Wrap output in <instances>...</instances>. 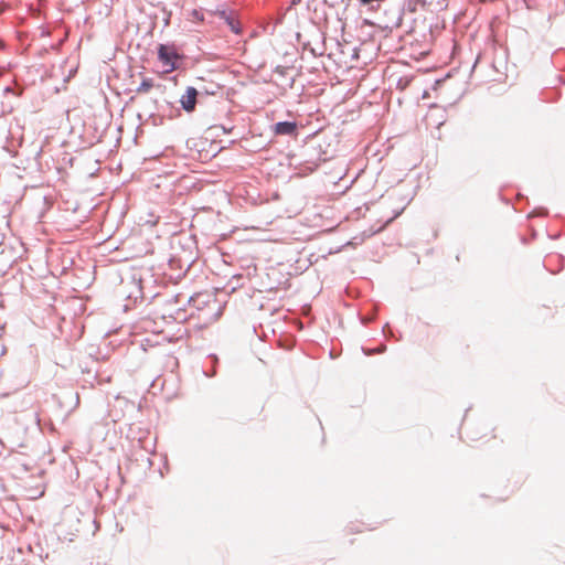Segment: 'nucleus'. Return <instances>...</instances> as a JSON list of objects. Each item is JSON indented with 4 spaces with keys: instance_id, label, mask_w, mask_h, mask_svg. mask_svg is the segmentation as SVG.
Masks as SVG:
<instances>
[{
    "instance_id": "nucleus-1",
    "label": "nucleus",
    "mask_w": 565,
    "mask_h": 565,
    "mask_svg": "<svg viewBox=\"0 0 565 565\" xmlns=\"http://www.w3.org/2000/svg\"><path fill=\"white\" fill-rule=\"evenodd\" d=\"M158 56L166 66H169V71H173L175 68V60L178 58V55L173 47L161 44L158 49Z\"/></svg>"
},
{
    "instance_id": "nucleus-5",
    "label": "nucleus",
    "mask_w": 565,
    "mask_h": 565,
    "mask_svg": "<svg viewBox=\"0 0 565 565\" xmlns=\"http://www.w3.org/2000/svg\"><path fill=\"white\" fill-rule=\"evenodd\" d=\"M188 20L193 23H202L204 21V14L201 9H192L188 13Z\"/></svg>"
},
{
    "instance_id": "nucleus-3",
    "label": "nucleus",
    "mask_w": 565,
    "mask_h": 565,
    "mask_svg": "<svg viewBox=\"0 0 565 565\" xmlns=\"http://www.w3.org/2000/svg\"><path fill=\"white\" fill-rule=\"evenodd\" d=\"M198 92L194 87H188L185 94L181 97V105L184 110L192 111L196 105Z\"/></svg>"
},
{
    "instance_id": "nucleus-7",
    "label": "nucleus",
    "mask_w": 565,
    "mask_h": 565,
    "mask_svg": "<svg viewBox=\"0 0 565 565\" xmlns=\"http://www.w3.org/2000/svg\"><path fill=\"white\" fill-rule=\"evenodd\" d=\"M230 25H231L233 31L238 32V30L234 26V24L232 22L230 23Z\"/></svg>"
},
{
    "instance_id": "nucleus-2",
    "label": "nucleus",
    "mask_w": 565,
    "mask_h": 565,
    "mask_svg": "<svg viewBox=\"0 0 565 565\" xmlns=\"http://www.w3.org/2000/svg\"><path fill=\"white\" fill-rule=\"evenodd\" d=\"M275 135L296 136L297 124L295 121H280L273 126Z\"/></svg>"
},
{
    "instance_id": "nucleus-6",
    "label": "nucleus",
    "mask_w": 565,
    "mask_h": 565,
    "mask_svg": "<svg viewBox=\"0 0 565 565\" xmlns=\"http://www.w3.org/2000/svg\"><path fill=\"white\" fill-rule=\"evenodd\" d=\"M547 213H548V212H547V209H545V207H539V209H535L533 212H531V213L529 214V217H532V216H534V215L545 216V215H547Z\"/></svg>"
},
{
    "instance_id": "nucleus-4",
    "label": "nucleus",
    "mask_w": 565,
    "mask_h": 565,
    "mask_svg": "<svg viewBox=\"0 0 565 565\" xmlns=\"http://www.w3.org/2000/svg\"><path fill=\"white\" fill-rule=\"evenodd\" d=\"M154 86L153 79L149 77H145L140 85L136 88L137 94H147L149 93Z\"/></svg>"
},
{
    "instance_id": "nucleus-8",
    "label": "nucleus",
    "mask_w": 565,
    "mask_h": 565,
    "mask_svg": "<svg viewBox=\"0 0 565 565\" xmlns=\"http://www.w3.org/2000/svg\"><path fill=\"white\" fill-rule=\"evenodd\" d=\"M300 1H301V0H292V1H291V3H292L294 6H296V4H298Z\"/></svg>"
}]
</instances>
